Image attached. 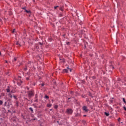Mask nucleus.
<instances>
[{"instance_id":"42","label":"nucleus","mask_w":126,"mask_h":126,"mask_svg":"<svg viewBox=\"0 0 126 126\" xmlns=\"http://www.w3.org/2000/svg\"><path fill=\"white\" fill-rule=\"evenodd\" d=\"M33 120H36V119H34Z\"/></svg>"},{"instance_id":"1","label":"nucleus","mask_w":126,"mask_h":126,"mask_svg":"<svg viewBox=\"0 0 126 126\" xmlns=\"http://www.w3.org/2000/svg\"><path fill=\"white\" fill-rule=\"evenodd\" d=\"M28 97L29 98H31V97L34 96V91H30L28 92Z\"/></svg>"},{"instance_id":"22","label":"nucleus","mask_w":126,"mask_h":126,"mask_svg":"<svg viewBox=\"0 0 126 126\" xmlns=\"http://www.w3.org/2000/svg\"><path fill=\"white\" fill-rule=\"evenodd\" d=\"M13 98L15 99H16V96L13 95Z\"/></svg>"},{"instance_id":"12","label":"nucleus","mask_w":126,"mask_h":126,"mask_svg":"<svg viewBox=\"0 0 126 126\" xmlns=\"http://www.w3.org/2000/svg\"><path fill=\"white\" fill-rule=\"evenodd\" d=\"M16 61H17V58H14V61H13V63H14V62H16Z\"/></svg>"},{"instance_id":"23","label":"nucleus","mask_w":126,"mask_h":126,"mask_svg":"<svg viewBox=\"0 0 126 126\" xmlns=\"http://www.w3.org/2000/svg\"><path fill=\"white\" fill-rule=\"evenodd\" d=\"M110 103H113V99H110Z\"/></svg>"},{"instance_id":"35","label":"nucleus","mask_w":126,"mask_h":126,"mask_svg":"<svg viewBox=\"0 0 126 126\" xmlns=\"http://www.w3.org/2000/svg\"><path fill=\"white\" fill-rule=\"evenodd\" d=\"M42 86H44V84H42Z\"/></svg>"},{"instance_id":"17","label":"nucleus","mask_w":126,"mask_h":126,"mask_svg":"<svg viewBox=\"0 0 126 126\" xmlns=\"http://www.w3.org/2000/svg\"><path fill=\"white\" fill-rule=\"evenodd\" d=\"M9 97L10 98H12V95H11V94H9Z\"/></svg>"},{"instance_id":"13","label":"nucleus","mask_w":126,"mask_h":126,"mask_svg":"<svg viewBox=\"0 0 126 126\" xmlns=\"http://www.w3.org/2000/svg\"><path fill=\"white\" fill-rule=\"evenodd\" d=\"M123 101L125 104H126V99H125V98H123Z\"/></svg>"},{"instance_id":"26","label":"nucleus","mask_w":126,"mask_h":126,"mask_svg":"<svg viewBox=\"0 0 126 126\" xmlns=\"http://www.w3.org/2000/svg\"><path fill=\"white\" fill-rule=\"evenodd\" d=\"M58 6H55V7H54V8L56 9H57V8H58Z\"/></svg>"},{"instance_id":"4","label":"nucleus","mask_w":126,"mask_h":126,"mask_svg":"<svg viewBox=\"0 0 126 126\" xmlns=\"http://www.w3.org/2000/svg\"><path fill=\"white\" fill-rule=\"evenodd\" d=\"M68 70H69L70 72H71V69H65L63 70V72L67 73L68 72Z\"/></svg>"},{"instance_id":"37","label":"nucleus","mask_w":126,"mask_h":126,"mask_svg":"<svg viewBox=\"0 0 126 126\" xmlns=\"http://www.w3.org/2000/svg\"><path fill=\"white\" fill-rule=\"evenodd\" d=\"M19 78H21V77H19Z\"/></svg>"},{"instance_id":"29","label":"nucleus","mask_w":126,"mask_h":126,"mask_svg":"<svg viewBox=\"0 0 126 126\" xmlns=\"http://www.w3.org/2000/svg\"><path fill=\"white\" fill-rule=\"evenodd\" d=\"M49 40H50V41L51 42V41H52V38H49Z\"/></svg>"},{"instance_id":"32","label":"nucleus","mask_w":126,"mask_h":126,"mask_svg":"<svg viewBox=\"0 0 126 126\" xmlns=\"http://www.w3.org/2000/svg\"><path fill=\"white\" fill-rule=\"evenodd\" d=\"M120 120H121V118H119L118 120L119 122H120Z\"/></svg>"},{"instance_id":"31","label":"nucleus","mask_w":126,"mask_h":126,"mask_svg":"<svg viewBox=\"0 0 126 126\" xmlns=\"http://www.w3.org/2000/svg\"><path fill=\"white\" fill-rule=\"evenodd\" d=\"M37 97L38 96L37 95H35V99H37Z\"/></svg>"},{"instance_id":"2","label":"nucleus","mask_w":126,"mask_h":126,"mask_svg":"<svg viewBox=\"0 0 126 126\" xmlns=\"http://www.w3.org/2000/svg\"><path fill=\"white\" fill-rule=\"evenodd\" d=\"M72 113H73V111H72L71 109H67L66 111V113H67V115H71Z\"/></svg>"},{"instance_id":"16","label":"nucleus","mask_w":126,"mask_h":126,"mask_svg":"<svg viewBox=\"0 0 126 126\" xmlns=\"http://www.w3.org/2000/svg\"><path fill=\"white\" fill-rule=\"evenodd\" d=\"M24 69L25 71H26V70H27V69H28L27 66L25 67Z\"/></svg>"},{"instance_id":"36","label":"nucleus","mask_w":126,"mask_h":126,"mask_svg":"<svg viewBox=\"0 0 126 126\" xmlns=\"http://www.w3.org/2000/svg\"><path fill=\"white\" fill-rule=\"evenodd\" d=\"M71 94H72V92H70Z\"/></svg>"},{"instance_id":"9","label":"nucleus","mask_w":126,"mask_h":126,"mask_svg":"<svg viewBox=\"0 0 126 126\" xmlns=\"http://www.w3.org/2000/svg\"><path fill=\"white\" fill-rule=\"evenodd\" d=\"M29 110L30 111H32V113H34V111L33 110V108H32V107H30Z\"/></svg>"},{"instance_id":"10","label":"nucleus","mask_w":126,"mask_h":126,"mask_svg":"<svg viewBox=\"0 0 126 126\" xmlns=\"http://www.w3.org/2000/svg\"><path fill=\"white\" fill-rule=\"evenodd\" d=\"M47 107H49V108H51L52 107V104L49 103L47 104Z\"/></svg>"},{"instance_id":"27","label":"nucleus","mask_w":126,"mask_h":126,"mask_svg":"<svg viewBox=\"0 0 126 126\" xmlns=\"http://www.w3.org/2000/svg\"><path fill=\"white\" fill-rule=\"evenodd\" d=\"M82 97L83 98H85V95H82Z\"/></svg>"},{"instance_id":"6","label":"nucleus","mask_w":126,"mask_h":126,"mask_svg":"<svg viewBox=\"0 0 126 126\" xmlns=\"http://www.w3.org/2000/svg\"><path fill=\"white\" fill-rule=\"evenodd\" d=\"M6 92L8 93L10 92V87L9 86H8L7 88L6 89Z\"/></svg>"},{"instance_id":"20","label":"nucleus","mask_w":126,"mask_h":126,"mask_svg":"<svg viewBox=\"0 0 126 126\" xmlns=\"http://www.w3.org/2000/svg\"><path fill=\"white\" fill-rule=\"evenodd\" d=\"M34 102H38V99L36 98V99L34 100Z\"/></svg>"},{"instance_id":"11","label":"nucleus","mask_w":126,"mask_h":126,"mask_svg":"<svg viewBox=\"0 0 126 126\" xmlns=\"http://www.w3.org/2000/svg\"><path fill=\"white\" fill-rule=\"evenodd\" d=\"M105 116H106L107 117H108V116H109L110 114H109V113H107V112H105L104 113Z\"/></svg>"},{"instance_id":"39","label":"nucleus","mask_w":126,"mask_h":126,"mask_svg":"<svg viewBox=\"0 0 126 126\" xmlns=\"http://www.w3.org/2000/svg\"><path fill=\"white\" fill-rule=\"evenodd\" d=\"M69 99H70V98H68V100H69Z\"/></svg>"},{"instance_id":"24","label":"nucleus","mask_w":126,"mask_h":126,"mask_svg":"<svg viewBox=\"0 0 126 126\" xmlns=\"http://www.w3.org/2000/svg\"><path fill=\"white\" fill-rule=\"evenodd\" d=\"M123 109H124V110H125V111H126V106H124V107H123Z\"/></svg>"},{"instance_id":"15","label":"nucleus","mask_w":126,"mask_h":126,"mask_svg":"<svg viewBox=\"0 0 126 126\" xmlns=\"http://www.w3.org/2000/svg\"><path fill=\"white\" fill-rule=\"evenodd\" d=\"M44 98H45V99H49V96H48V95H45V97H44Z\"/></svg>"},{"instance_id":"3","label":"nucleus","mask_w":126,"mask_h":126,"mask_svg":"<svg viewBox=\"0 0 126 126\" xmlns=\"http://www.w3.org/2000/svg\"><path fill=\"white\" fill-rule=\"evenodd\" d=\"M27 66L30 68L32 67V66H33V63L31 62H29L27 64Z\"/></svg>"},{"instance_id":"14","label":"nucleus","mask_w":126,"mask_h":126,"mask_svg":"<svg viewBox=\"0 0 126 126\" xmlns=\"http://www.w3.org/2000/svg\"><path fill=\"white\" fill-rule=\"evenodd\" d=\"M15 92V91L14 90H12L11 91V94L14 93Z\"/></svg>"},{"instance_id":"30","label":"nucleus","mask_w":126,"mask_h":126,"mask_svg":"<svg viewBox=\"0 0 126 126\" xmlns=\"http://www.w3.org/2000/svg\"><path fill=\"white\" fill-rule=\"evenodd\" d=\"M14 30H15V29H14V30L12 31V33H14Z\"/></svg>"},{"instance_id":"25","label":"nucleus","mask_w":126,"mask_h":126,"mask_svg":"<svg viewBox=\"0 0 126 126\" xmlns=\"http://www.w3.org/2000/svg\"><path fill=\"white\" fill-rule=\"evenodd\" d=\"M66 44H67V45H69V42H66Z\"/></svg>"},{"instance_id":"40","label":"nucleus","mask_w":126,"mask_h":126,"mask_svg":"<svg viewBox=\"0 0 126 126\" xmlns=\"http://www.w3.org/2000/svg\"><path fill=\"white\" fill-rule=\"evenodd\" d=\"M0 54H1V53H0Z\"/></svg>"},{"instance_id":"28","label":"nucleus","mask_w":126,"mask_h":126,"mask_svg":"<svg viewBox=\"0 0 126 126\" xmlns=\"http://www.w3.org/2000/svg\"><path fill=\"white\" fill-rule=\"evenodd\" d=\"M39 44L40 45H43V43H41V42H39Z\"/></svg>"},{"instance_id":"7","label":"nucleus","mask_w":126,"mask_h":126,"mask_svg":"<svg viewBox=\"0 0 126 126\" xmlns=\"http://www.w3.org/2000/svg\"><path fill=\"white\" fill-rule=\"evenodd\" d=\"M23 9H25V12H27V13H31L30 11L26 10L25 8H23Z\"/></svg>"},{"instance_id":"18","label":"nucleus","mask_w":126,"mask_h":126,"mask_svg":"<svg viewBox=\"0 0 126 126\" xmlns=\"http://www.w3.org/2000/svg\"><path fill=\"white\" fill-rule=\"evenodd\" d=\"M2 101L0 100V105H2Z\"/></svg>"},{"instance_id":"41","label":"nucleus","mask_w":126,"mask_h":126,"mask_svg":"<svg viewBox=\"0 0 126 126\" xmlns=\"http://www.w3.org/2000/svg\"><path fill=\"white\" fill-rule=\"evenodd\" d=\"M6 63H7V61H6Z\"/></svg>"},{"instance_id":"8","label":"nucleus","mask_w":126,"mask_h":126,"mask_svg":"<svg viewBox=\"0 0 126 126\" xmlns=\"http://www.w3.org/2000/svg\"><path fill=\"white\" fill-rule=\"evenodd\" d=\"M29 77H30V76H28V75H27L26 76V80H29Z\"/></svg>"},{"instance_id":"38","label":"nucleus","mask_w":126,"mask_h":126,"mask_svg":"<svg viewBox=\"0 0 126 126\" xmlns=\"http://www.w3.org/2000/svg\"><path fill=\"white\" fill-rule=\"evenodd\" d=\"M84 117H86V115H84Z\"/></svg>"},{"instance_id":"19","label":"nucleus","mask_w":126,"mask_h":126,"mask_svg":"<svg viewBox=\"0 0 126 126\" xmlns=\"http://www.w3.org/2000/svg\"><path fill=\"white\" fill-rule=\"evenodd\" d=\"M58 107V105H55L54 108L55 109H57Z\"/></svg>"},{"instance_id":"33","label":"nucleus","mask_w":126,"mask_h":126,"mask_svg":"<svg viewBox=\"0 0 126 126\" xmlns=\"http://www.w3.org/2000/svg\"><path fill=\"white\" fill-rule=\"evenodd\" d=\"M87 101H89V99H87Z\"/></svg>"},{"instance_id":"21","label":"nucleus","mask_w":126,"mask_h":126,"mask_svg":"<svg viewBox=\"0 0 126 126\" xmlns=\"http://www.w3.org/2000/svg\"><path fill=\"white\" fill-rule=\"evenodd\" d=\"M111 68H112V69H114V66L111 65L110 66Z\"/></svg>"},{"instance_id":"5","label":"nucleus","mask_w":126,"mask_h":126,"mask_svg":"<svg viewBox=\"0 0 126 126\" xmlns=\"http://www.w3.org/2000/svg\"><path fill=\"white\" fill-rule=\"evenodd\" d=\"M83 110L84 111H85V112H88V109H87V106H84L83 107Z\"/></svg>"},{"instance_id":"34","label":"nucleus","mask_w":126,"mask_h":126,"mask_svg":"<svg viewBox=\"0 0 126 126\" xmlns=\"http://www.w3.org/2000/svg\"><path fill=\"white\" fill-rule=\"evenodd\" d=\"M16 45H18V42H17V43H16Z\"/></svg>"}]
</instances>
